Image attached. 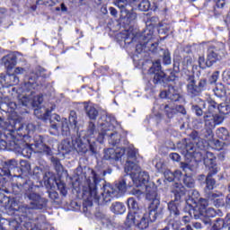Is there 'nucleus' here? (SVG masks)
<instances>
[{
    "label": "nucleus",
    "instance_id": "f257e3e1",
    "mask_svg": "<svg viewBox=\"0 0 230 230\" xmlns=\"http://www.w3.org/2000/svg\"><path fill=\"white\" fill-rule=\"evenodd\" d=\"M107 173H112V169H108L101 173L92 169L90 175L86 178V186L83 187V199L95 202H100L102 199V203L107 204L112 199H119L127 193V181L121 179L111 185L105 181L104 177Z\"/></svg>",
    "mask_w": 230,
    "mask_h": 230
},
{
    "label": "nucleus",
    "instance_id": "f03ea898",
    "mask_svg": "<svg viewBox=\"0 0 230 230\" xmlns=\"http://www.w3.org/2000/svg\"><path fill=\"white\" fill-rule=\"evenodd\" d=\"M16 182L13 183V190L15 195L23 193L29 200H31V207L22 206L14 212V217L10 219L9 230L22 229V224H26L31 218L33 209H44L48 208V199L42 198L40 194L35 192V185L28 176H16Z\"/></svg>",
    "mask_w": 230,
    "mask_h": 230
},
{
    "label": "nucleus",
    "instance_id": "7ed1b4c3",
    "mask_svg": "<svg viewBox=\"0 0 230 230\" xmlns=\"http://www.w3.org/2000/svg\"><path fill=\"white\" fill-rule=\"evenodd\" d=\"M190 138L182 139L180 146L185 157L195 159V161L198 162L203 159L204 164L208 172H218L217 156H215V154L207 151L209 143H208L206 139L199 137V131L197 130H193L190 134Z\"/></svg>",
    "mask_w": 230,
    "mask_h": 230
},
{
    "label": "nucleus",
    "instance_id": "20e7f679",
    "mask_svg": "<svg viewBox=\"0 0 230 230\" xmlns=\"http://www.w3.org/2000/svg\"><path fill=\"white\" fill-rule=\"evenodd\" d=\"M39 78H48L47 70L38 66L27 75L28 82H25L22 85L23 93H31V95L35 94V89L42 84L39 83Z\"/></svg>",
    "mask_w": 230,
    "mask_h": 230
},
{
    "label": "nucleus",
    "instance_id": "39448f33",
    "mask_svg": "<svg viewBox=\"0 0 230 230\" xmlns=\"http://www.w3.org/2000/svg\"><path fill=\"white\" fill-rule=\"evenodd\" d=\"M172 193L174 199L167 204V208L170 216L177 217L181 215V202H182V197L186 196V188L182 183L176 182L172 186Z\"/></svg>",
    "mask_w": 230,
    "mask_h": 230
},
{
    "label": "nucleus",
    "instance_id": "423d86ee",
    "mask_svg": "<svg viewBox=\"0 0 230 230\" xmlns=\"http://www.w3.org/2000/svg\"><path fill=\"white\" fill-rule=\"evenodd\" d=\"M6 128H7V136L8 138L10 137L14 141L15 143V132L18 137H26L27 136H30V125H25L21 123L18 119L8 118L6 119Z\"/></svg>",
    "mask_w": 230,
    "mask_h": 230
},
{
    "label": "nucleus",
    "instance_id": "0eeeda50",
    "mask_svg": "<svg viewBox=\"0 0 230 230\" xmlns=\"http://www.w3.org/2000/svg\"><path fill=\"white\" fill-rule=\"evenodd\" d=\"M149 74L153 75V83L155 85L159 84H168V82H175L177 76L175 74L171 73V75L167 77L164 71H163L161 66V61L156 60L153 63V66L149 68Z\"/></svg>",
    "mask_w": 230,
    "mask_h": 230
},
{
    "label": "nucleus",
    "instance_id": "6e6552de",
    "mask_svg": "<svg viewBox=\"0 0 230 230\" xmlns=\"http://www.w3.org/2000/svg\"><path fill=\"white\" fill-rule=\"evenodd\" d=\"M115 4L120 10L119 21L124 26H130L137 19V13L131 8L128 10V0H115Z\"/></svg>",
    "mask_w": 230,
    "mask_h": 230
},
{
    "label": "nucleus",
    "instance_id": "1a4fd4ad",
    "mask_svg": "<svg viewBox=\"0 0 230 230\" xmlns=\"http://www.w3.org/2000/svg\"><path fill=\"white\" fill-rule=\"evenodd\" d=\"M187 82V94L190 98H197V96H200V94L208 89V79L206 78L199 79L197 84L195 75H189Z\"/></svg>",
    "mask_w": 230,
    "mask_h": 230
},
{
    "label": "nucleus",
    "instance_id": "9d476101",
    "mask_svg": "<svg viewBox=\"0 0 230 230\" xmlns=\"http://www.w3.org/2000/svg\"><path fill=\"white\" fill-rule=\"evenodd\" d=\"M224 55V43L214 42L208 47L206 66L211 67L217 62H220Z\"/></svg>",
    "mask_w": 230,
    "mask_h": 230
},
{
    "label": "nucleus",
    "instance_id": "9b49d317",
    "mask_svg": "<svg viewBox=\"0 0 230 230\" xmlns=\"http://www.w3.org/2000/svg\"><path fill=\"white\" fill-rule=\"evenodd\" d=\"M124 226L126 229H131V227L135 226L137 227V229L145 230L150 226L148 215L144 214V217H141L139 214L128 212Z\"/></svg>",
    "mask_w": 230,
    "mask_h": 230
},
{
    "label": "nucleus",
    "instance_id": "f8f14e48",
    "mask_svg": "<svg viewBox=\"0 0 230 230\" xmlns=\"http://www.w3.org/2000/svg\"><path fill=\"white\" fill-rule=\"evenodd\" d=\"M155 28H158V33H168V29L163 28V24L159 22V17H147L146 20V29L143 32L146 40H152L154 39V31Z\"/></svg>",
    "mask_w": 230,
    "mask_h": 230
},
{
    "label": "nucleus",
    "instance_id": "ddd939ff",
    "mask_svg": "<svg viewBox=\"0 0 230 230\" xmlns=\"http://www.w3.org/2000/svg\"><path fill=\"white\" fill-rule=\"evenodd\" d=\"M2 61L4 62V66L7 70L6 80H9V85H18L19 76H17L15 74H10V71H12V69L17 66V56L13 54L6 55L2 58Z\"/></svg>",
    "mask_w": 230,
    "mask_h": 230
},
{
    "label": "nucleus",
    "instance_id": "4468645a",
    "mask_svg": "<svg viewBox=\"0 0 230 230\" xmlns=\"http://www.w3.org/2000/svg\"><path fill=\"white\" fill-rule=\"evenodd\" d=\"M146 199L149 201L147 210L157 211L161 205V200L157 198V187L146 186Z\"/></svg>",
    "mask_w": 230,
    "mask_h": 230
},
{
    "label": "nucleus",
    "instance_id": "2eb2a0df",
    "mask_svg": "<svg viewBox=\"0 0 230 230\" xmlns=\"http://www.w3.org/2000/svg\"><path fill=\"white\" fill-rule=\"evenodd\" d=\"M208 206H209L208 199L200 198L195 207L190 205V209L189 213L195 220H199V218H202V214L208 209Z\"/></svg>",
    "mask_w": 230,
    "mask_h": 230
},
{
    "label": "nucleus",
    "instance_id": "dca6fc26",
    "mask_svg": "<svg viewBox=\"0 0 230 230\" xmlns=\"http://www.w3.org/2000/svg\"><path fill=\"white\" fill-rule=\"evenodd\" d=\"M205 197L210 204H213L216 208H222L226 204V201L224 200V194L220 191L208 193Z\"/></svg>",
    "mask_w": 230,
    "mask_h": 230
},
{
    "label": "nucleus",
    "instance_id": "f3484780",
    "mask_svg": "<svg viewBox=\"0 0 230 230\" xmlns=\"http://www.w3.org/2000/svg\"><path fill=\"white\" fill-rule=\"evenodd\" d=\"M19 164L16 160L12 159L8 160L4 163V165L3 168H0V176L1 177H15V175L12 174V170H15Z\"/></svg>",
    "mask_w": 230,
    "mask_h": 230
},
{
    "label": "nucleus",
    "instance_id": "a211bd4d",
    "mask_svg": "<svg viewBox=\"0 0 230 230\" xmlns=\"http://www.w3.org/2000/svg\"><path fill=\"white\" fill-rule=\"evenodd\" d=\"M43 102H44V97L42 96V94L34 96L33 100H31L29 96H26V95L22 96L20 99V103L23 107H28L30 103L32 105V107H40Z\"/></svg>",
    "mask_w": 230,
    "mask_h": 230
},
{
    "label": "nucleus",
    "instance_id": "6ab92c4d",
    "mask_svg": "<svg viewBox=\"0 0 230 230\" xmlns=\"http://www.w3.org/2000/svg\"><path fill=\"white\" fill-rule=\"evenodd\" d=\"M121 157H123V153L118 152L114 148H108L104 150L103 159L105 161H110L111 164L118 163Z\"/></svg>",
    "mask_w": 230,
    "mask_h": 230
},
{
    "label": "nucleus",
    "instance_id": "aec40b11",
    "mask_svg": "<svg viewBox=\"0 0 230 230\" xmlns=\"http://www.w3.org/2000/svg\"><path fill=\"white\" fill-rule=\"evenodd\" d=\"M218 171H208V173L206 177V186L204 189L205 196L208 193H213V190H215V186L217 185V181L213 179V175H217Z\"/></svg>",
    "mask_w": 230,
    "mask_h": 230
},
{
    "label": "nucleus",
    "instance_id": "412c9836",
    "mask_svg": "<svg viewBox=\"0 0 230 230\" xmlns=\"http://www.w3.org/2000/svg\"><path fill=\"white\" fill-rule=\"evenodd\" d=\"M150 180V175L146 172H139L137 175L133 178V183L137 188H141V186H146L148 181Z\"/></svg>",
    "mask_w": 230,
    "mask_h": 230
},
{
    "label": "nucleus",
    "instance_id": "4be33fe9",
    "mask_svg": "<svg viewBox=\"0 0 230 230\" xmlns=\"http://www.w3.org/2000/svg\"><path fill=\"white\" fill-rule=\"evenodd\" d=\"M75 138H76V136H73L71 139L66 138L61 142L60 148L65 154H69V152L75 150Z\"/></svg>",
    "mask_w": 230,
    "mask_h": 230
},
{
    "label": "nucleus",
    "instance_id": "5701e85b",
    "mask_svg": "<svg viewBox=\"0 0 230 230\" xmlns=\"http://www.w3.org/2000/svg\"><path fill=\"white\" fill-rule=\"evenodd\" d=\"M74 150H76L78 154H87L89 152V144L83 143L80 137H75Z\"/></svg>",
    "mask_w": 230,
    "mask_h": 230
},
{
    "label": "nucleus",
    "instance_id": "b1692460",
    "mask_svg": "<svg viewBox=\"0 0 230 230\" xmlns=\"http://www.w3.org/2000/svg\"><path fill=\"white\" fill-rule=\"evenodd\" d=\"M203 121L205 123V127L210 130V137H213V128L217 127V123L215 120V115H208L205 114L203 116Z\"/></svg>",
    "mask_w": 230,
    "mask_h": 230
},
{
    "label": "nucleus",
    "instance_id": "393cba45",
    "mask_svg": "<svg viewBox=\"0 0 230 230\" xmlns=\"http://www.w3.org/2000/svg\"><path fill=\"white\" fill-rule=\"evenodd\" d=\"M128 208L129 209L128 213H132V215H139V203L136 200L135 198H128L127 199Z\"/></svg>",
    "mask_w": 230,
    "mask_h": 230
},
{
    "label": "nucleus",
    "instance_id": "a878e982",
    "mask_svg": "<svg viewBox=\"0 0 230 230\" xmlns=\"http://www.w3.org/2000/svg\"><path fill=\"white\" fill-rule=\"evenodd\" d=\"M208 112H205V114L215 116V114H218L220 111V104L217 103V102L213 101V99L208 100Z\"/></svg>",
    "mask_w": 230,
    "mask_h": 230
},
{
    "label": "nucleus",
    "instance_id": "bb28decb",
    "mask_svg": "<svg viewBox=\"0 0 230 230\" xmlns=\"http://www.w3.org/2000/svg\"><path fill=\"white\" fill-rule=\"evenodd\" d=\"M111 211L115 215H123V213L127 211V207H125V204L119 201H116L112 203L111 207Z\"/></svg>",
    "mask_w": 230,
    "mask_h": 230
},
{
    "label": "nucleus",
    "instance_id": "cd10ccee",
    "mask_svg": "<svg viewBox=\"0 0 230 230\" xmlns=\"http://www.w3.org/2000/svg\"><path fill=\"white\" fill-rule=\"evenodd\" d=\"M216 135L218 139H221L222 141H226V143L228 144L230 143V134L227 128L224 127L217 128Z\"/></svg>",
    "mask_w": 230,
    "mask_h": 230
},
{
    "label": "nucleus",
    "instance_id": "c85d7f7f",
    "mask_svg": "<svg viewBox=\"0 0 230 230\" xmlns=\"http://www.w3.org/2000/svg\"><path fill=\"white\" fill-rule=\"evenodd\" d=\"M200 101V104L202 105V107H200L199 104H192L191 105V111L192 112H194V114H196V116L198 118H200L201 116L204 115V111H202L203 109H206V102L199 99Z\"/></svg>",
    "mask_w": 230,
    "mask_h": 230
},
{
    "label": "nucleus",
    "instance_id": "c756f323",
    "mask_svg": "<svg viewBox=\"0 0 230 230\" xmlns=\"http://www.w3.org/2000/svg\"><path fill=\"white\" fill-rule=\"evenodd\" d=\"M121 39H123L125 46H130V44H134L136 35L128 31H125V32L122 33Z\"/></svg>",
    "mask_w": 230,
    "mask_h": 230
},
{
    "label": "nucleus",
    "instance_id": "7c9ffc66",
    "mask_svg": "<svg viewBox=\"0 0 230 230\" xmlns=\"http://www.w3.org/2000/svg\"><path fill=\"white\" fill-rule=\"evenodd\" d=\"M217 215H218V217H222V211H220V209L215 210V208H208L205 209L201 217H207L208 218H215Z\"/></svg>",
    "mask_w": 230,
    "mask_h": 230
},
{
    "label": "nucleus",
    "instance_id": "2f4dec72",
    "mask_svg": "<svg viewBox=\"0 0 230 230\" xmlns=\"http://www.w3.org/2000/svg\"><path fill=\"white\" fill-rule=\"evenodd\" d=\"M160 108L164 111L165 116H167L169 119L173 118V114H175V106L172 104H162Z\"/></svg>",
    "mask_w": 230,
    "mask_h": 230
},
{
    "label": "nucleus",
    "instance_id": "473e14b6",
    "mask_svg": "<svg viewBox=\"0 0 230 230\" xmlns=\"http://www.w3.org/2000/svg\"><path fill=\"white\" fill-rule=\"evenodd\" d=\"M108 137H110L109 143L110 145H112V146H116V145H119L121 141V135L118 132L108 134Z\"/></svg>",
    "mask_w": 230,
    "mask_h": 230
},
{
    "label": "nucleus",
    "instance_id": "72a5a7b5",
    "mask_svg": "<svg viewBox=\"0 0 230 230\" xmlns=\"http://www.w3.org/2000/svg\"><path fill=\"white\" fill-rule=\"evenodd\" d=\"M214 94L217 98H224L226 94V86L223 84H218L214 89Z\"/></svg>",
    "mask_w": 230,
    "mask_h": 230
},
{
    "label": "nucleus",
    "instance_id": "f704fd0d",
    "mask_svg": "<svg viewBox=\"0 0 230 230\" xmlns=\"http://www.w3.org/2000/svg\"><path fill=\"white\" fill-rule=\"evenodd\" d=\"M86 115L90 119H96L98 118V111L94 108V106H86L85 108Z\"/></svg>",
    "mask_w": 230,
    "mask_h": 230
},
{
    "label": "nucleus",
    "instance_id": "c9c22d12",
    "mask_svg": "<svg viewBox=\"0 0 230 230\" xmlns=\"http://www.w3.org/2000/svg\"><path fill=\"white\" fill-rule=\"evenodd\" d=\"M181 175H182V172L181 171L177 170L174 172H167L165 177L169 182H173V181H175V179L177 181H179V179H181Z\"/></svg>",
    "mask_w": 230,
    "mask_h": 230
},
{
    "label": "nucleus",
    "instance_id": "e433bc0d",
    "mask_svg": "<svg viewBox=\"0 0 230 230\" xmlns=\"http://www.w3.org/2000/svg\"><path fill=\"white\" fill-rule=\"evenodd\" d=\"M36 148H40L43 154H46V155H52L53 151H51V147L47 146L46 144L40 142V143H36L35 144Z\"/></svg>",
    "mask_w": 230,
    "mask_h": 230
},
{
    "label": "nucleus",
    "instance_id": "4c0bfd02",
    "mask_svg": "<svg viewBox=\"0 0 230 230\" xmlns=\"http://www.w3.org/2000/svg\"><path fill=\"white\" fill-rule=\"evenodd\" d=\"M142 37H143L142 40H144V43H138L136 45V53H137L138 55L143 53V51H145V48H146V44H148V42L152 40L145 39V34H143Z\"/></svg>",
    "mask_w": 230,
    "mask_h": 230
},
{
    "label": "nucleus",
    "instance_id": "58836bf2",
    "mask_svg": "<svg viewBox=\"0 0 230 230\" xmlns=\"http://www.w3.org/2000/svg\"><path fill=\"white\" fill-rule=\"evenodd\" d=\"M183 184L186 188H195V179L193 176L185 174L183 177Z\"/></svg>",
    "mask_w": 230,
    "mask_h": 230
},
{
    "label": "nucleus",
    "instance_id": "ea45409f",
    "mask_svg": "<svg viewBox=\"0 0 230 230\" xmlns=\"http://www.w3.org/2000/svg\"><path fill=\"white\" fill-rule=\"evenodd\" d=\"M163 51V63L164 66H170L172 64V55L170 50L162 49Z\"/></svg>",
    "mask_w": 230,
    "mask_h": 230
},
{
    "label": "nucleus",
    "instance_id": "a19ab883",
    "mask_svg": "<svg viewBox=\"0 0 230 230\" xmlns=\"http://www.w3.org/2000/svg\"><path fill=\"white\" fill-rule=\"evenodd\" d=\"M8 124L6 123V120L4 121V125L0 124V139H6L7 141H10L8 139V128H6Z\"/></svg>",
    "mask_w": 230,
    "mask_h": 230
},
{
    "label": "nucleus",
    "instance_id": "79ce46f5",
    "mask_svg": "<svg viewBox=\"0 0 230 230\" xmlns=\"http://www.w3.org/2000/svg\"><path fill=\"white\" fill-rule=\"evenodd\" d=\"M57 187L62 197L67 196V187H66V183L64 181L60 180L57 181Z\"/></svg>",
    "mask_w": 230,
    "mask_h": 230
},
{
    "label": "nucleus",
    "instance_id": "37998d69",
    "mask_svg": "<svg viewBox=\"0 0 230 230\" xmlns=\"http://www.w3.org/2000/svg\"><path fill=\"white\" fill-rule=\"evenodd\" d=\"M86 134H87L88 137H93V136H94V134H96V124H94V122L90 121L88 123Z\"/></svg>",
    "mask_w": 230,
    "mask_h": 230
},
{
    "label": "nucleus",
    "instance_id": "c03bdc74",
    "mask_svg": "<svg viewBox=\"0 0 230 230\" xmlns=\"http://www.w3.org/2000/svg\"><path fill=\"white\" fill-rule=\"evenodd\" d=\"M226 227V221L222 218H217L212 226V230H222Z\"/></svg>",
    "mask_w": 230,
    "mask_h": 230
},
{
    "label": "nucleus",
    "instance_id": "a18cd8bd",
    "mask_svg": "<svg viewBox=\"0 0 230 230\" xmlns=\"http://www.w3.org/2000/svg\"><path fill=\"white\" fill-rule=\"evenodd\" d=\"M169 100H171V102H179L181 100V94L177 93L173 87L170 88Z\"/></svg>",
    "mask_w": 230,
    "mask_h": 230
},
{
    "label": "nucleus",
    "instance_id": "49530a36",
    "mask_svg": "<svg viewBox=\"0 0 230 230\" xmlns=\"http://www.w3.org/2000/svg\"><path fill=\"white\" fill-rule=\"evenodd\" d=\"M214 146L216 150H225L226 146H229L228 142H224L220 140H214Z\"/></svg>",
    "mask_w": 230,
    "mask_h": 230
},
{
    "label": "nucleus",
    "instance_id": "de8ad7c7",
    "mask_svg": "<svg viewBox=\"0 0 230 230\" xmlns=\"http://www.w3.org/2000/svg\"><path fill=\"white\" fill-rule=\"evenodd\" d=\"M138 10L140 12H148L150 10V1L142 0L138 4Z\"/></svg>",
    "mask_w": 230,
    "mask_h": 230
},
{
    "label": "nucleus",
    "instance_id": "09e8293b",
    "mask_svg": "<svg viewBox=\"0 0 230 230\" xmlns=\"http://www.w3.org/2000/svg\"><path fill=\"white\" fill-rule=\"evenodd\" d=\"M9 141L7 139H5L4 137H3L0 140V150H6V145H15V141H13V139H12L11 137L8 138Z\"/></svg>",
    "mask_w": 230,
    "mask_h": 230
},
{
    "label": "nucleus",
    "instance_id": "8fccbe9b",
    "mask_svg": "<svg viewBox=\"0 0 230 230\" xmlns=\"http://www.w3.org/2000/svg\"><path fill=\"white\" fill-rule=\"evenodd\" d=\"M147 211L148 213L146 215H147V218L149 222H155V220H157V217L161 215L157 212V210H147Z\"/></svg>",
    "mask_w": 230,
    "mask_h": 230
},
{
    "label": "nucleus",
    "instance_id": "3c124183",
    "mask_svg": "<svg viewBox=\"0 0 230 230\" xmlns=\"http://www.w3.org/2000/svg\"><path fill=\"white\" fill-rule=\"evenodd\" d=\"M134 166H136V164L132 161H127L124 170L128 175H132V170H134Z\"/></svg>",
    "mask_w": 230,
    "mask_h": 230
},
{
    "label": "nucleus",
    "instance_id": "603ef678",
    "mask_svg": "<svg viewBox=\"0 0 230 230\" xmlns=\"http://www.w3.org/2000/svg\"><path fill=\"white\" fill-rule=\"evenodd\" d=\"M53 164H54V168H55L57 173H60V172H64V165H62V164L60 163V160L58 158H55L53 160Z\"/></svg>",
    "mask_w": 230,
    "mask_h": 230
},
{
    "label": "nucleus",
    "instance_id": "864d4df0",
    "mask_svg": "<svg viewBox=\"0 0 230 230\" xmlns=\"http://www.w3.org/2000/svg\"><path fill=\"white\" fill-rule=\"evenodd\" d=\"M219 114H223L224 116H227V114H230V105L219 104Z\"/></svg>",
    "mask_w": 230,
    "mask_h": 230
},
{
    "label": "nucleus",
    "instance_id": "5fc2aeb1",
    "mask_svg": "<svg viewBox=\"0 0 230 230\" xmlns=\"http://www.w3.org/2000/svg\"><path fill=\"white\" fill-rule=\"evenodd\" d=\"M77 119H78V117L76 116V112L71 111L70 116L68 118V121H69L70 125H74V127H76V125L78 123Z\"/></svg>",
    "mask_w": 230,
    "mask_h": 230
},
{
    "label": "nucleus",
    "instance_id": "6e6d98bb",
    "mask_svg": "<svg viewBox=\"0 0 230 230\" xmlns=\"http://www.w3.org/2000/svg\"><path fill=\"white\" fill-rule=\"evenodd\" d=\"M10 219L1 218L0 219V230H9Z\"/></svg>",
    "mask_w": 230,
    "mask_h": 230
},
{
    "label": "nucleus",
    "instance_id": "4d7b16f0",
    "mask_svg": "<svg viewBox=\"0 0 230 230\" xmlns=\"http://www.w3.org/2000/svg\"><path fill=\"white\" fill-rule=\"evenodd\" d=\"M20 166H21L22 172H30V170H31V165L26 160H22L20 162Z\"/></svg>",
    "mask_w": 230,
    "mask_h": 230
},
{
    "label": "nucleus",
    "instance_id": "13d9d810",
    "mask_svg": "<svg viewBox=\"0 0 230 230\" xmlns=\"http://www.w3.org/2000/svg\"><path fill=\"white\" fill-rule=\"evenodd\" d=\"M145 91L149 93V94H152L155 93V85L152 84V82L147 81L146 84Z\"/></svg>",
    "mask_w": 230,
    "mask_h": 230
},
{
    "label": "nucleus",
    "instance_id": "bf43d9fd",
    "mask_svg": "<svg viewBox=\"0 0 230 230\" xmlns=\"http://www.w3.org/2000/svg\"><path fill=\"white\" fill-rule=\"evenodd\" d=\"M220 75V72L216 71L214 72L211 76L208 79L209 84H217V81L218 80V76Z\"/></svg>",
    "mask_w": 230,
    "mask_h": 230
},
{
    "label": "nucleus",
    "instance_id": "052dcab7",
    "mask_svg": "<svg viewBox=\"0 0 230 230\" xmlns=\"http://www.w3.org/2000/svg\"><path fill=\"white\" fill-rule=\"evenodd\" d=\"M96 148V142L91 143V141L88 140V151L91 152L92 155L97 154Z\"/></svg>",
    "mask_w": 230,
    "mask_h": 230
},
{
    "label": "nucleus",
    "instance_id": "680f3d73",
    "mask_svg": "<svg viewBox=\"0 0 230 230\" xmlns=\"http://www.w3.org/2000/svg\"><path fill=\"white\" fill-rule=\"evenodd\" d=\"M131 195H134L137 200H141V199H143V191H141V190L133 189L131 190Z\"/></svg>",
    "mask_w": 230,
    "mask_h": 230
},
{
    "label": "nucleus",
    "instance_id": "e2e57ef3",
    "mask_svg": "<svg viewBox=\"0 0 230 230\" xmlns=\"http://www.w3.org/2000/svg\"><path fill=\"white\" fill-rule=\"evenodd\" d=\"M32 175H34L36 179H40V175H42V169L39 166H36L32 171Z\"/></svg>",
    "mask_w": 230,
    "mask_h": 230
},
{
    "label": "nucleus",
    "instance_id": "0e129e2a",
    "mask_svg": "<svg viewBox=\"0 0 230 230\" xmlns=\"http://www.w3.org/2000/svg\"><path fill=\"white\" fill-rule=\"evenodd\" d=\"M61 132L63 136H69L71 134V130L69 129V126L67 124H63L61 127Z\"/></svg>",
    "mask_w": 230,
    "mask_h": 230
},
{
    "label": "nucleus",
    "instance_id": "69168bd1",
    "mask_svg": "<svg viewBox=\"0 0 230 230\" xmlns=\"http://www.w3.org/2000/svg\"><path fill=\"white\" fill-rule=\"evenodd\" d=\"M223 80L228 84L230 85V69L226 70L223 73Z\"/></svg>",
    "mask_w": 230,
    "mask_h": 230
},
{
    "label": "nucleus",
    "instance_id": "338daca9",
    "mask_svg": "<svg viewBox=\"0 0 230 230\" xmlns=\"http://www.w3.org/2000/svg\"><path fill=\"white\" fill-rule=\"evenodd\" d=\"M105 136H109L107 133V129H104L102 133H99V136L97 137V141L99 143H103V139H105Z\"/></svg>",
    "mask_w": 230,
    "mask_h": 230
},
{
    "label": "nucleus",
    "instance_id": "774afa93",
    "mask_svg": "<svg viewBox=\"0 0 230 230\" xmlns=\"http://www.w3.org/2000/svg\"><path fill=\"white\" fill-rule=\"evenodd\" d=\"M49 197L51 199V200H58V192L57 191H49Z\"/></svg>",
    "mask_w": 230,
    "mask_h": 230
}]
</instances>
